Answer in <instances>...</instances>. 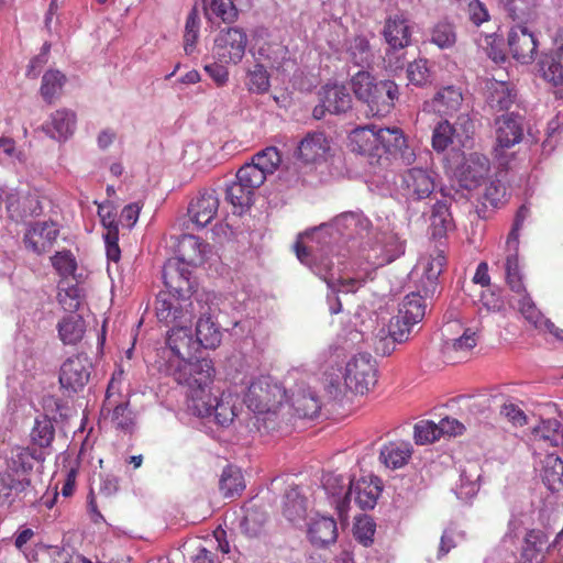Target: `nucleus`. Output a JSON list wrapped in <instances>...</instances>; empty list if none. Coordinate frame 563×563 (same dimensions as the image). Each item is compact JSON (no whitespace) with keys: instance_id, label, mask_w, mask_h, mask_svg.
<instances>
[{"instance_id":"16","label":"nucleus","mask_w":563,"mask_h":563,"mask_svg":"<svg viewBox=\"0 0 563 563\" xmlns=\"http://www.w3.org/2000/svg\"><path fill=\"white\" fill-rule=\"evenodd\" d=\"M59 230L54 222H36L25 232V247L40 255L51 250L58 236Z\"/></svg>"},{"instance_id":"7","label":"nucleus","mask_w":563,"mask_h":563,"mask_svg":"<svg viewBox=\"0 0 563 563\" xmlns=\"http://www.w3.org/2000/svg\"><path fill=\"white\" fill-rule=\"evenodd\" d=\"M249 37L242 27L221 29L213 40L212 56L222 64L238 65L242 62Z\"/></svg>"},{"instance_id":"12","label":"nucleus","mask_w":563,"mask_h":563,"mask_svg":"<svg viewBox=\"0 0 563 563\" xmlns=\"http://www.w3.org/2000/svg\"><path fill=\"white\" fill-rule=\"evenodd\" d=\"M91 363L86 354L68 357L62 365L59 383L63 388L71 391L82 389L90 378Z\"/></svg>"},{"instance_id":"21","label":"nucleus","mask_w":563,"mask_h":563,"mask_svg":"<svg viewBox=\"0 0 563 563\" xmlns=\"http://www.w3.org/2000/svg\"><path fill=\"white\" fill-rule=\"evenodd\" d=\"M209 250L210 245L200 238L184 234L178 241L177 257L174 261L196 267L205 263Z\"/></svg>"},{"instance_id":"43","label":"nucleus","mask_w":563,"mask_h":563,"mask_svg":"<svg viewBox=\"0 0 563 563\" xmlns=\"http://www.w3.org/2000/svg\"><path fill=\"white\" fill-rule=\"evenodd\" d=\"M462 101V92L452 86L442 88L432 100L434 110L443 114L456 111Z\"/></svg>"},{"instance_id":"29","label":"nucleus","mask_w":563,"mask_h":563,"mask_svg":"<svg viewBox=\"0 0 563 563\" xmlns=\"http://www.w3.org/2000/svg\"><path fill=\"white\" fill-rule=\"evenodd\" d=\"M308 538L313 545L324 547L338 538L336 521L332 517H319L309 523Z\"/></svg>"},{"instance_id":"41","label":"nucleus","mask_w":563,"mask_h":563,"mask_svg":"<svg viewBox=\"0 0 563 563\" xmlns=\"http://www.w3.org/2000/svg\"><path fill=\"white\" fill-rule=\"evenodd\" d=\"M542 479L550 490L563 487V461L558 455H545L542 461Z\"/></svg>"},{"instance_id":"38","label":"nucleus","mask_w":563,"mask_h":563,"mask_svg":"<svg viewBox=\"0 0 563 563\" xmlns=\"http://www.w3.org/2000/svg\"><path fill=\"white\" fill-rule=\"evenodd\" d=\"M346 54L351 63L362 68L369 67L374 59L369 41L362 34L355 35L349 42Z\"/></svg>"},{"instance_id":"17","label":"nucleus","mask_w":563,"mask_h":563,"mask_svg":"<svg viewBox=\"0 0 563 563\" xmlns=\"http://www.w3.org/2000/svg\"><path fill=\"white\" fill-rule=\"evenodd\" d=\"M219 198L214 189H205L191 200L188 214L198 227L208 225L217 216Z\"/></svg>"},{"instance_id":"61","label":"nucleus","mask_w":563,"mask_h":563,"mask_svg":"<svg viewBox=\"0 0 563 563\" xmlns=\"http://www.w3.org/2000/svg\"><path fill=\"white\" fill-rule=\"evenodd\" d=\"M507 8L514 19H528L533 13L536 0H507Z\"/></svg>"},{"instance_id":"2","label":"nucleus","mask_w":563,"mask_h":563,"mask_svg":"<svg viewBox=\"0 0 563 563\" xmlns=\"http://www.w3.org/2000/svg\"><path fill=\"white\" fill-rule=\"evenodd\" d=\"M41 452L30 446H14L5 459V470L0 472V505L11 504L15 496L31 486L35 462L43 461Z\"/></svg>"},{"instance_id":"64","label":"nucleus","mask_w":563,"mask_h":563,"mask_svg":"<svg viewBox=\"0 0 563 563\" xmlns=\"http://www.w3.org/2000/svg\"><path fill=\"white\" fill-rule=\"evenodd\" d=\"M58 301L65 310L75 311L80 306V290L77 286H69L58 292Z\"/></svg>"},{"instance_id":"23","label":"nucleus","mask_w":563,"mask_h":563,"mask_svg":"<svg viewBox=\"0 0 563 563\" xmlns=\"http://www.w3.org/2000/svg\"><path fill=\"white\" fill-rule=\"evenodd\" d=\"M76 128V113L68 109H58L42 125V130L52 139L66 141Z\"/></svg>"},{"instance_id":"56","label":"nucleus","mask_w":563,"mask_h":563,"mask_svg":"<svg viewBox=\"0 0 563 563\" xmlns=\"http://www.w3.org/2000/svg\"><path fill=\"white\" fill-rule=\"evenodd\" d=\"M236 178L243 183L244 187H249L255 192L264 181L266 176L252 163L244 164L236 173Z\"/></svg>"},{"instance_id":"55","label":"nucleus","mask_w":563,"mask_h":563,"mask_svg":"<svg viewBox=\"0 0 563 563\" xmlns=\"http://www.w3.org/2000/svg\"><path fill=\"white\" fill-rule=\"evenodd\" d=\"M247 89L251 92L255 93H265L268 91L269 84V75L266 68L262 64H256L253 69L247 73Z\"/></svg>"},{"instance_id":"40","label":"nucleus","mask_w":563,"mask_h":563,"mask_svg":"<svg viewBox=\"0 0 563 563\" xmlns=\"http://www.w3.org/2000/svg\"><path fill=\"white\" fill-rule=\"evenodd\" d=\"M478 334L471 328L464 329L462 335L456 339L446 341L444 344V353L449 358L466 356L477 344Z\"/></svg>"},{"instance_id":"14","label":"nucleus","mask_w":563,"mask_h":563,"mask_svg":"<svg viewBox=\"0 0 563 563\" xmlns=\"http://www.w3.org/2000/svg\"><path fill=\"white\" fill-rule=\"evenodd\" d=\"M196 310L199 318L196 324V339L199 346L216 349L222 340V332L216 321L213 309L201 300H196Z\"/></svg>"},{"instance_id":"37","label":"nucleus","mask_w":563,"mask_h":563,"mask_svg":"<svg viewBox=\"0 0 563 563\" xmlns=\"http://www.w3.org/2000/svg\"><path fill=\"white\" fill-rule=\"evenodd\" d=\"M426 313V303L421 295L411 292L407 295L399 308L397 317L404 325H415L420 322Z\"/></svg>"},{"instance_id":"54","label":"nucleus","mask_w":563,"mask_h":563,"mask_svg":"<svg viewBox=\"0 0 563 563\" xmlns=\"http://www.w3.org/2000/svg\"><path fill=\"white\" fill-rule=\"evenodd\" d=\"M51 262L58 275L63 278L74 276L77 271L76 258L68 250L56 252L55 255L51 257Z\"/></svg>"},{"instance_id":"19","label":"nucleus","mask_w":563,"mask_h":563,"mask_svg":"<svg viewBox=\"0 0 563 563\" xmlns=\"http://www.w3.org/2000/svg\"><path fill=\"white\" fill-rule=\"evenodd\" d=\"M508 46L515 59L530 63L537 53L538 43L527 26L516 25L508 34Z\"/></svg>"},{"instance_id":"25","label":"nucleus","mask_w":563,"mask_h":563,"mask_svg":"<svg viewBox=\"0 0 563 563\" xmlns=\"http://www.w3.org/2000/svg\"><path fill=\"white\" fill-rule=\"evenodd\" d=\"M563 29L555 37L554 53L547 55L540 63L542 77L554 87L563 86V51L562 46Z\"/></svg>"},{"instance_id":"47","label":"nucleus","mask_w":563,"mask_h":563,"mask_svg":"<svg viewBox=\"0 0 563 563\" xmlns=\"http://www.w3.org/2000/svg\"><path fill=\"white\" fill-rule=\"evenodd\" d=\"M253 198L254 191L249 187H244L243 183L238 178L225 189L227 201L241 210L250 208L253 203Z\"/></svg>"},{"instance_id":"34","label":"nucleus","mask_w":563,"mask_h":563,"mask_svg":"<svg viewBox=\"0 0 563 563\" xmlns=\"http://www.w3.org/2000/svg\"><path fill=\"white\" fill-rule=\"evenodd\" d=\"M113 383L111 382L106 393L102 411H112V422L117 428L128 430L133 424V413L129 408V401L117 402L112 399Z\"/></svg>"},{"instance_id":"49","label":"nucleus","mask_w":563,"mask_h":563,"mask_svg":"<svg viewBox=\"0 0 563 563\" xmlns=\"http://www.w3.org/2000/svg\"><path fill=\"white\" fill-rule=\"evenodd\" d=\"M307 512L306 499L296 492L286 495L283 507V515L290 522L303 520Z\"/></svg>"},{"instance_id":"31","label":"nucleus","mask_w":563,"mask_h":563,"mask_svg":"<svg viewBox=\"0 0 563 563\" xmlns=\"http://www.w3.org/2000/svg\"><path fill=\"white\" fill-rule=\"evenodd\" d=\"M547 543L548 538L543 531L529 530L523 539L520 563H542Z\"/></svg>"},{"instance_id":"20","label":"nucleus","mask_w":563,"mask_h":563,"mask_svg":"<svg viewBox=\"0 0 563 563\" xmlns=\"http://www.w3.org/2000/svg\"><path fill=\"white\" fill-rule=\"evenodd\" d=\"M163 279L167 288L165 292L187 298L191 294L190 272L176 261L169 260L163 267Z\"/></svg>"},{"instance_id":"18","label":"nucleus","mask_w":563,"mask_h":563,"mask_svg":"<svg viewBox=\"0 0 563 563\" xmlns=\"http://www.w3.org/2000/svg\"><path fill=\"white\" fill-rule=\"evenodd\" d=\"M331 143V139L322 131L308 132L298 145V158L307 164L324 161Z\"/></svg>"},{"instance_id":"42","label":"nucleus","mask_w":563,"mask_h":563,"mask_svg":"<svg viewBox=\"0 0 563 563\" xmlns=\"http://www.w3.org/2000/svg\"><path fill=\"white\" fill-rule=\"evenodd\" d=\"M219 488L225 498L240 496L245 488L242 472L233 466H227L221 474Z\"/></svg>"},{"instance_id":"22","label":"nucleus","mask_w":563,"mask_h":563,"mask_svg":"<svg viewBox=\"0 0 563 563\" xmlns=\"http://www.w3.org/2000/svg\"><path fill=\"white\" fill-rule=\"evenodd\" d=\"M496 150H507L518 144L523 136L521 118L515 113L496 119Z\"/></svg>"},{"instance_id":"24","label":"nucleus","mask_w":563,"mask_h":563,"mask_svg":"<svg viewBox=\"0 0 563 563\" xmlns=\"http://www.w3.org/2000/svg\"><path fill=\"white\" fill-rule=\"evenodd\" d=\"M383 36L393 49H402L411 42V29L404 14L389 16L385 21Z\"/></svg>"},{"instance_id":"51","label":"nucleus","mask_w":563,"mask_h":563,"mask_svg":"<svg viewBox=\"0 0 563 563\" xmlns=\"http://www.w3.org/2000/svg\"><path fill=\"white\" fill-rule=\"evenodd\" d=\"M296 255L298 260L303 264H310L311 260L317 258L320 260V266L324 268L325 272H329L333 267V262L329 258V255L332 253V247L328 246L327 250L321 249L320 254H312V249L305 246L300 242L295 244Z\"/></svg>"},{"instance_id":"46","label":"nucleus","mask_w":563,"mask_h":563,"mask_svg":"<svg viewBox=\"0 0 563 563\" xmlns=\"http://www.w3.org/2000/svg\"><path fill=\"white\" fill-rule=\"evenodd\" d=\"M30 437L33 445L41 449L51 446L55 438V427L53 421L46 416L37 418L31 430Z\"/></svg>"},{"instance_id":"36","label":"nucleus","mask_w":563,"mask_h":563,"mask_svg":"<svg viewBox=\"0 0 563 563\" xmlns=\"http://www.w3.org/2000/svg\"><path fill=\"white\" fill-rule=\"evenodd\" d=\"M205 14L212 23L232 24L239 18V10L233 0H207Z\"/></svg>"},{"instance_id":"63","label":"nucleus","mask_w":563,"mask_h":563,"mask_svg":"<svg viewBox=\"0 0 563 563\" xmlns=\"http://www.w3.org/2000/svg\"><path fill=\"white\" fill-rule=\"evenodd\" d=\"M375 533V523L368 519H360L354 527V537L364 547H368L373 543V537Z\"/></svg>"},{"instance_id":"9","label":"nucleus","mask_w":563,"mask_h":563,"mask_svg":"<svg viewBox=\"0 0 563 563\" xmlns=\"http://www.w3.org/2000/svg\"><path fill=\"white\" fill-rule=\"evenodd\" d=\"M380 493L382 485L377 477H362L357 481H350L347 492L343 499L338 503V510L342 515L352 499L363 510L373 509Z\"/></svg>"},{"instance_id":"53","label":"nucleus","mask_w":563,"mask_h":563,"mask_svg":"<svg viewBox=\"0 0 563 563\" xmlns=\"http://www.w3.org/2000/svg\"><path fill=\"white\" fill-rule=\"evenodd\" d=\"M431 42L444 49L452 47L456 42V33L453 24L439 22L431 31Z\"/></svg>"},{"instance_id":"59","label":"nucleus","mask_w":563,"mask_h":563,"mask_svg":"<svg viewBox=\"0 0 563 563\" xmlns=\"http://www.w3.org/2000/svg\"><path fill=\"white\" fill-rule=\"evenodd\" d=\"M408 80L416 86H423L430 81V70L427 59H416L408 65L407 68Z\"/></svg>"},{"instance_id":"62","label":"nucleus","mask_w":563,"mask_h":563,"mask_svg":"<svg viewBox=\"0 0 563 563\" xmlns=\"http://www.w3.org/2000/svg\"><path fill=\"white\" fill-rule=\"evenodd\" d=\"M507 195L506 186L500 180H492L485 188L484 200L493 207L505 201Z\"/></svg>"},{"instance_id":"30","label":"nucleus","mask_w":563,"mask_h":563,"mask_svg":"<svg viewBox=\"0 0 563 563\" xmlns=\"http://www.w3.org/2000/svg\"><path fill=\"white\" fill-rule=\"evenodd\" d=\"M377 131L378 128L374 124L355 128L350 133L352 150L363 155L376 157Z\"/></svg>"},{"instance_id":"1","label":"nucleus","mask_w":563,"mask_h":563,"mask_svg":"<svg viewBox=\"0 0 563 563\" xmlns=\"http://www.w3.org/2000/svg\"><path fill=\"white\" fill-rule=\"evenodd\" d=\"M198 374L197 379L187 385L188 408L198 417L213 416L221 427H229L238 416V395L223 391L220 397H212L210 385L214 376L211 360H202L191 367Z\"/></svg>"},{"instance_id":"11","label":"nucleus","mask_w":563,"mask_h":563,"mask_svg":"<svg viewBox=\"0 0 563 563\" xmlns=\"http://www.w3.org/2000/svg\"><path fill=\"white\" fill-rule=\"evenodd\" d=\"M320 103L313 108L314 119H322L327 112L344 113L352 108V97L343 85H325L319 92Z\"/></svg>"},{"instance_id":"5","label":"nucleus","mask_w":563,"mask_h":563,"mask_svg":"<svg viewBox=\"0 0 563 563\" xmlns=\"http://www.w3.org/2000/svg\"><path fill=\"white\" fill-rule=\"evenodd\" d=\"M377 373L376 360L369 353H357L345 364L342 377L328 376L327 388L335 397L343 393V388L356 395H365L375 387Z\"/></svg>"},{"instance_id":"50","label":"nucleus","mask_w":563,"mask_h":563,"mask_svg":"<svg viewBox=\"0 0 563 563\" xmlns=\"http://www.w3.org/2000/svg\"><path fill=\"white\" fill-rule=\"evenodd\" d=\"M199 30L200 19L198 11L196 8H192L187 15L184 32V49L188 55L191 54L196 48V44L199 37Z\"/></svg>"},{"instance_id":"57","label":"nucleus","mask_w":563,"mask_h":563,"mask_svg":"<svg viewBox=\"0 0 563 563\" xmlns=\"http://www.w3.org/2000/svg\"><path fill=\"white\" fill-rule=\"evenodd\" d=\"M431 224L438 234H444L453 228L452 217L445 203L437 202L433 206Z\"/></svg>"},{"instance_id":"27","label":"nucleus","mask_w":563,"mask_h":563,"mask_svg":"<svg viewBox=\"0 0 563 563\" xmlns=\"http://www.w3.org/2000/svg\"><path fill=\"white\" fill-rule=\"evenodd\" d=\"M532 441L538 446H563V424L556 419L541 420L532 429Z\"/></svg>"},{"instance_id":"33","label":"nucleus","mask_w":563,"mask_h":563,"mask_svg":"<svg viewBox=\"0 0 563 563\" xmlns=\"http://www.w3.org/2000/svg\"><path fill=\"white\" fill-rule=\"evenodd\" d=\"M411 456V446L402 441H394L384 444L380 449L379 460L390 470H397L407 464Z\"/></svg>"},{"instance_id":"13","label":"nucleus","mask_w":563,"mask_h":563,"mask_svg":"<svg viewBox=\"0 0 563 563\" xmlns=\"http://www.w3.org/2000/svg\"><path fill=\"white\" fill-rule=\"evenodd\" d=\"M383 154L399 155L406 164H411L416 157L407 145L402 130L397 126L378 128L376 157H382Z\"/></svg>"},{"instance_id":"32","label":"nucleus","mask_w":563,"mask_h":563,"mask_svg":"<svg viewBox=\"0 0 563 563\" xmlns=\"http://www.w3.org/2000/svg\"><path fill=\"white\" fill-rule=\"evenodd\" d=\"M268 515L262 508L253 504L245 507V515L241 522L242 532L249 538H258L266 533Z\"/></svg>"},{"instance_id":"26","label":"nucleus","mask_w":563,"mask_h":563,"mask_svg":"<svg viewBox=\"0 0 563 563\" xmlns=\"http://www.w3.org/2000/svg\"><path fill=\"white\" fill-rule=\"evenodd\" d=\"M446 264V257L442 250H434L428 257L419 262L422 267V283L426 295L433 294L437 280Z\"/></svg>"},{"instance_id":"8","label":"nucleus","mask_w":563,"mask_h":563,"mask_svg":"<svg viewBox=\"0 0 563 563\" xmlns=\"http://www.w3.org/2000/svg\"><path fill=\"white\" fill-rule=\"evenodd\" d=\"M196 302L161 291L155 301L156 317L159 322L168 324L191 323Z\"/></svg>"},{"instance_id":"15","label":"nucleus","mask_w":563,"mask_h":563,"mask_svg":"<svg viewBox=\"0 0 563 563\" xmlns=\"http://www.w3.org/2000/svg\"><path fill=\"white\" fill-rule=\"evenodd\" d=\"M489 169V159L485 155L470 154L465 157L457 173L460 186L467 190L477 188L488 175Z\"/></svg>"},{"instance_id":"3","label":"nucleus","mask_w":563,"mask_h":563,"mask_svg":"<svg viewBox=\"0 0 563 563\" xmlns=\"http://www.w3.org/2000/svg\"><path fill=\"white\" fill-rule=\"evenodd\" d=\"M286 399V390L269 376L253 379L244 395L246 407L264 422V428L274 430L278 426L277 418Z\"/></svg>"},{"instance_id":"4","label":"nucleus","mask_w":563,"mask_h":563,"mask_svg":"<svg viewBox=\"0 0 563 563\" xmlns=\"http://www.w3.org/2000/svg\"><path fill=\"white\" fill-rule=\"evenodd\" d=\"M351 87L356 99L367 106L373 117H385L390 113L399 97L395 81L377 80L366 70H360L351 78Z\"/></svg>"},{"instance_id":"39","label":"nucleus","mask_w":563,"mask_h":563,"mask_svg":"<svg viewBox=\"0 0 563 563\" xmlns=\"http://www.w3.org/2000/svg\"><path fill=\"white\" fill-rule=\"evenodd\" d=\"M57 330L64 344H76L85 334V320L78 314L67 316L59 321Z\"/></svg>"},{"instance_id":"52","label":"nucleus","mask_w":563,"mask_h":563,"mask_svg":"<svg viewBox=\"0 0 563 563\" xmlns=\"http://www.w3.org/2000/svg\"><path fill=\"white\" fill-rule=\"evenodd\" d=\"M459 137L457 131L446 120L439 122L432 133V147L437 152L445 151L453 142V137Z\"/></svg>"},{"instance_id":"44","label":"nucleus","mask_w":563,"mask_h":563,"mask_svg":"<svg viewBox=\"0 0 563 563\" xmlns=\"http://www.w3.org/2000/svg\"><path fill=\"white\" fill-rule=\"evenodd\" d=\"M292 407L299 418L313 419L320 412L321 401L313 393L303 390L296 395Z\"/></svg>"},{"instance_id":"28","label":"nucleus","mask_w":563,"mask_h":563,"mask_svg":"<svg viewBox=\"0 0 563 563\" xmlns=\"http://www.w3.org/2000/svg\"><path fill=\"white\" fill-rule=\"evenodd\" d=\"M506 253L504 263L506 284L515 294H523L527 288L519 265V243H516V246L506 243Z\"/></svg>"},{"instance_id":"60","label":"nucleus","mask_w":563,"mask_h":563,"mask_svg":"<svg viewBox=\"0 0 563 563\" xmlns=\"http://www.w3.org/2000/svg\"><path fill=\"white\" fill-rule=\"evenodd\" d=\"M441 437L439 424L432 421H420L415 426V441L417 444H428Z\"/></svg>"},{"instance_id":"45","label":"nucleus","mask_w":563,"mask_h":563,"mask_svg":"<svg viewBox=\"0 0 563 563\" xmlns=\"http://www.w3.org/2000/svg\"><path fill=\"white\" fill-rule=\"evenodd\" d=\"M66 76L59 70H47L42 77L41 96L47 103H52L63 90Z\"/></svg>"},{"instance_id":"48","label":"nucleus","mask_w":563,"mask_h":563,"mask_svg":"<svg viewBox=\"0 0 563 563\" xmlns=\"http://www.w3.org/2000/svg\"><path fill=\"white\" fill-rule=\"evenodd\" d=\"M282 162V156L276 147H266L256 153L251 163L255 165L267 177L275 173Z\"/></svg>"},{"instance_id":"58","label":"nucleus","mask_w":563,"mask_h":563,"mask_svg":"<svg viewBox=\"0 0 563 563\" xmlns=\"http://www.w3.org/2000/svg\"><path fill=\"white\" fill-rule=\"evenodd\" d=\"M520 299L518 301V307L520 313L523 316V318L531 323L534 328L540 323L542 318L544 317L541 311L536 307L534 302L532 301L530 295L526 290L523 294H517Z\"/></svg>"},{"instance_id":"10","label":"nucleus","mask_w":563,"mask_h":563,"mask_svg":"<svg viewBox=\"0 0 563 563\" xmlns=\"http://www.w3.org/2000/svg\"><path fill=\"white\" fill-rule=\"evenodd\" d=\"M434 178L427 169L413 167L401 174L399 189L408 201L427 199L434 191Z\"/></svg>"},{"instance_id":"35","label":"nucleus","mask_w":563,"mask_h":563,"mask_svg":"<svg viewBox=\"0 0 563 563\" xmlns=\"http://www.w3.org/2000/svg\"><path fill=\"white\" fill-rule=\"evenodd\" d=\"M487 103L494 111H505L515 102V95L505 81L492 80L486 85Z\"/></svg>"},{"instance_id":"6","label":"nucleus","mask_w":563,"mask_h":563,"mask_svg":"<svg viewBox=\"0 0 563 563\" xmlns=\"http://www.w3.org/2000/svg\"><path fill=\"white\" fill-rule=\"evenodd\" d=\"M190 323H180L172 328L167 335V345L177 360L169 362L170 375L180 385H188L197 379L198 374L191 371L200 360L191 362L190 358L199 349L197 339H194ZM203 358H201L202 361Z\"/></svg>"}]
</instances>
